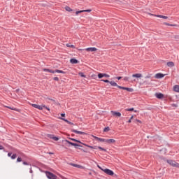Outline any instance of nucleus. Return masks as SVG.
<instances>
[{
	"mask_svg": "<svg viewBox=\"0 0 179 179\" xmlns=\"http://www.w3.org/2000/svg\"><path fill=\"white\" fill-rule=\"evenodd\" d=\"M64 142H66L69 145H71V146H74L75 149H79V148H83L81 145H79L78 143H72L69 141V140H64Z\"/></svg>",
	"mask_w": 179,
	"mask_h": 179,
	"instance_id": "nucleus-1",
	"label": "nucleus"
},
{
	"mask_svg": "<svg viewBox=\"0 0 179 179\" xmlns=\"http://www.w3.org/2000/svg\"><path fill=\"white\" fill-rule=\"evenodd\" d=\"M45 174L47 178L49 179H58V177L57 176L50 171H46Z\"/></svg>",
	"mask_w": 179,
	"mask_h": 179,
	"instance_id": "nucleus-2",
	"label": "nucleus"
},
{
	"mask_svg": "<svg viewBox=\"0 0 179 179\" xmlns=\"http://www.w3.org/2000/svg\"><path fill=\"white\" fill-rule=\"evenodd\" d=\"M166 162L169 164H170V166H172L173 167L179 168V164L178 163H176V162H174L171 159L167 160Z\"/></svg>",
	"mask_w": 179,
	"mask_h": 179,
	"instance_id": "nucleus-3",
	"label": "nucleus"
},
{
	"mask_svg": "<svg viewBox=\"0 0 179 179\" xmlns=\"http://www.w3.org/2000/svg\"><path fill=\"white\" fill-rule=\"evenodd\" d=\"M101 82H104L105 83H110V85H111V86H117V83H115L114 81H110L108 80H101Z\"/></svg>",
	"mask_w": 179,
	"mask_h": 179,
	"instance_id": "nucleus-4",
	"label": "nucleus"
},
{
	"mask_svg": "<svg viewBox=\"0 0 179 179\" xmlns=\"http://www.w3.org/2000/svg\"><path fill=\"white\" fill-rule=\"evenodd\" d=\"M48 138L50 139H53V141H55L57 142V141H59V138L55 136L54 134H48Z\"/></svg>",
	"mask_w": 179,
	"mask_h": 179,
	"instance_id": "nucleus-5",
	"label": "nucleus"
},
{
	"mask_svg": "<svg viewBox=\"0 0 179 179\" xmlns=\"http://www.w3.org/2000/svg\"><path fill=\"white\" fill-rule=\"evenodd\" d=\"M103 171H104L106 174H108V176H114V171L108 169H105Z\"/></svg>",
	"mask_w": 179,
	"mask_h": 179,
	"instance_id": "nucleus-6",
	"label": "nucleus"
},
{
	"mask_svg": "<svg viewBox=\"0 0 179 179\" xmlns=\"http://www.w3.org/2000/svg\"><path fill=\"white\" fill-rule=\"evenodd\" d=\"M99 79H101L102 78H110V75L103 73H98Z\"/></svg>",
	"mask_w": 179,
	"mask_h": 179,
	"instance_id": "nucleus-7",
	"label": "nucleus"
},
{
	"mask_svg": "<svg viewBox=\"0 0 179 179\" xmlns=\"http://www.w3.org/2000/svg\"><path fill=\"white\" fill-rule=\"evenodd\" d=\"M71 132H74V134H78L79 135H86L85 132L78 131L73 129H71Z\"/></svg>",
	"mask_w": 179,
	"mask_h": 179,
	"instance_id": "nucleus-8",
	"label": "nucleus"
},
{
	"mask_svg": "<svg viewBox=\"0 0 179 179\" xmlns=\"http://www.w3.org/2000/svg\"><path fill=\"white\" fill-rule=\"evenodd\" d=\"M156 79H162V78H164V74L162 73H158L155 76Z\"/></svg>",
	"mask_w": 179,
	"mask_h": 179,
	"instance_id": "nucleus-9",
	"label": "nucleus"
},
{
	"mask_svg": "<svg viewBox=\"0 0 179 179\" xmlns=\"http://www.w3.org/2000/svg\"><path fill=\"white\" fill-rule=\"evenodd\" d=\"M155 97H157V99H162L164 98V94L162 93H155Z\"/></svg>",
	"mask_w": 179,
	"mask_h": 179,
	"instance_id": "nucleus-10",
	"label": "nucleus"
},
{
	"mask_svg": "<svg viewBox=\"0 0 179 179\" xmlns=\"http://www.w3.org/2000/svg\"><path fill=\"white\" fill-rule=\"evenodd\" d=\"M111 114L112 115H113V117H121V113L120 112H115L112 110Z\"/></svg>",
	"mask_w": 179,
	"mask_h": 179,
	"instance_id": "nucleus-11",
	"label": "nucleus"
},
{
	"mask_svg": "<svg viewBox=\"0 0 179 179\" xmlns=\"http://www.w3.org/2000/svg\"><path fill=\"white\" fill-rule=\"evenodd\" d=\"M105 142L108 143V145H111V143H115V140L110 138V139H106Z\"/></svg>",
	"mask_w": 179,
	"mask_h": 179,
	"instance_id": "nucleus-12",
	"label": "nucleus"
},
{
	"mask_svg": "<svg viewBox=\"0 0 179 179\" xmlns=\"http://www.w3.org/2000/svg\"><path fill=\"white\" fill-rule=\"evenodd\" d=\"M32 107H34V108H37L38 110H43V106L38 105V104H31Z\"/></svg>",
	"mask_w": 179,
	"mask_h": 179,
	"instance_id": "nucleus-13",
	"label": "nucleus"
},
{
	"mask_svg": "<svg viewBox=\"0 0 179 179\" xmlns=\"http://www.w3.org/2000/svg\"><path fill=\"white\" fill-rule=\"evenodd\" d=\"M86 51H88V52H94V51H96L97 50V48H87L85 49Z\"/></svg>",
	"mask_w": 179,
	"mask_h": 179,
	"instance_id": "nucleus-14",
	"label": "nucleus"
},
{
	"mask_svg": "<svg viewBox=\"0 0 179 179\" xmlns=\"http://www.w3.org/2000/svg\"><path fill=\"white\" fill-rule=\"evenodd\" d=\"M94 138L96 141H99V142H106V138H101L94 136Z\"/></svg>",
	"mask_w": 179,
	"mask_h": 179,
	"instance_id": "nucleus-15",
	"label": "nucleus"
},
{
	"mask_svg": "<svg viewBox=\"0 0 179 179\" xmlns=\"http://www.w3.org/2000/svg\"><path fill=\"white\" fill-rule=\"evenodd\" d=\"M53 72H55V73H63V74L66 73V71H62V70H58V69L53 70Z\"/></svg>",
	"mask_w": 179,
	"mask_h": 179,
	"instance_id": "nucleus-16",
	"label": "nucleus"
},
{
	"mask_svg": "<svg viewBox=\"0 0 179 179\" xmlns=\"http://www.w3.org/2000/svg\"><path fill=\"white\" fill-rule=\"evenodd\" d=\"M71 64H78L79 61L75 58H72L70 59Z\"/></svg>",
	"mask_w": 179,
	"mask_h": 179,
	"instance_id": "nucleus-17",
	"label": "nucleus"
},
{
	"mask_svg": "<svg viewBox=\"0 0 179 179\" xmlns=\"http://www.w3.org/2000/svg\"><path fill=\"white\" fill-rule=\"evenodd\" d=\"M167 66H169V68H173V66H174V62H168L166 63Z\"/></svg>",
	"mask_w": 179,
	"mask_h": 179,
	"instance_id": "nucleus-18",
	"label": "nucleus"
},
{
	"mask_svg": "<svg viewBox=\"0 0 179 179\" xmlns=\"http://www.w3.org/2000/svg\"><path fill=\"white\" fill-rule=\"evenodd\" d=\"M43 72H49L50 73H55L54 70L50 69H43Z\"/></svg>",
	"mask_w": 179,
	"mask_h": 179,
	"instance_id": "nucleus-19",
	"label": "nucleus"
},
{
	"mask_svg": "<svg viewBox=\"0 0 179 179\" xmlns=\"http://www.w3.org/2000/svg\"><path fill=\"white\" fill-rule=\"evenodd\" d=\"M156 17H160L161 19H169V17L162 15H155Z\"/></svg>",
	"mask_w": 179,
	"mask_h": 179,
	"instance_id": "nucleus-20",
	"label": "nucleus"
},
{
	"mask_svg": "<svg viewBox=\"0 0 179 179\" xmlns=\"http://www.w3.org/2000/svg\"><path fill=\"white\" fill-rule=\"evenodd\" d=\"M133 78H142V74L141 73H136L132 75Z\"/></svg>",
	"mask_w": 179,
	"mask_h": 179,
	"instance_id": "nucleus-21",
	"label": "nucleus"
},
{
	"mask_svg": "<svg viewBox=\"0 0 179 179\" xmlns=\"http://www.w3.org/2000/svg\"><path fill=\"white\" fill-rule=\"evenodd\" d=\"M84 146H87V148H90V149H97V146H92L87 144H84Z\"/></svg>",
	"mask_w": 179,
	"mask_h": 179,
	"instance_id": "nucleus-22",
	"label": "nucleus"
},
{
	"mask_svg": "<svg viewBox=\"0 0 179 179\" xmlns=\"http://www.w3.org/2000/svg\"><path fill=\"white\" fill-rule=\"evenodd\" d=\"M173 90H174V92H179V85H175L173 87Z\"/></svg>",
	"mask_w": 179,
	"mask_h": 179,
	"instance_id": "nucleus-23",
	"label": "nucleus"
},
{
	"mask_svg": "<svg viewBox=\"0 0 179 179\" xmlns=\"http://www.w3.org/2000/svg\"><path fill=\"white\" fill-rule=\"evenodd\" d=\"M65 9H66V10L67 12H72V10H72V8H71V7H69V6H66L65 7Z\"/></svg>",
	"mask_w": 179,
	"mask_h": 179,
	"instance_id": "nucleus-24",
	"label": "nucleus"
},
{
	"mask_svg": "<svg viewBox=\"0 0 179 179\" xmlns=\"http://www.w3.org/2000/svg\"><path fill=\"white\" fill-rule=\"evenodd\" d=\"M117 87H118V89H122V90H127V88L126 87H122V86H120V85H116Z\"/></svg>",
	"mask_w": 179,
	"mask_h": 179,
	"instance_id": "nucleus-25",
	"label": "nucleus"
},
{
	"mask_svg": "<svg viewBox=\"0 0 179 179\" xmlns=\"http://www.w3.org/2000/svg\"><path fill=\"white\" fill-rule=\"evenodd\" d=\"M7 108H9L10 110H13L14 111H19V109H17L15 108H11L9 106H6Z\"/></svg>",
	"mask_w": 179,
	"mask_h": 179,
	"instance_id": "nucleus-26",
	"label": "nucleus"
},
{
	"mask_svg": "<svg viewBox=\"0 0 179 179\" xmlns=\"http://www.w3.org/2000/svg\"><path fill=\"white\" fill-rule=\"evenodd\" d=\"M100 150H103V152H107V150L106 148H101L100 146L96 147Z\"/></svg>",
	"mask_w": 179,
	"mask_h": 179,
	"instance_id": "nucleus-27",
	"label": "nucleus"
},
{
	"mask_svg": "<svg viewBox=\"0 0 179 179\" xmlns=\"http://www.w3.org/2000/svg\"><path fill=\"white\" fill-rule=\"evenodd\" d=\"M143 85H152V83L150 81L145 80L143 81Z\"/></svg>",
	"mask_w": 179,
	"mask_h": 179,
	"instance_id": "nucleus-28",
	"label": "nucleus"
},
{
	"mask_svg": "<svg viewBox=\"0 0 179 179\" xmlns=\"http://www.w3.org/2000/svg\"><path fill=\"white\" fill-rule=\"evenodd\" d=\"M108 131H110L109 127H106L103 129V132H108Z\"/></svg>",
	"mask_w": 179,
	"mask_h": 179,
	"instance_id": "nucleus-29",
	"label": "nucleus"
},
{
	"mask_svg": "<svg viewBox=\"0 0 179 179\" xmlns=\"http://www.w3.org/2000/svg\"><path fill=\"white\" fill-rule=\"evenodd\" d=\"M71 166H73V167H78V169H80V167H82V166L76 164H71Z\"/></svg>",
	"mask_w": 179,
	"mask_h": 179,
	"instance_id": "nucleus-30",
	"label": "nucleus"
},
{
	"mask_svg": "<svg viewBox=\"0 0 179 179\" xmlns=\"http://www.w3.org/2000/svg\"><path fill=\"white\" fill-rule=\"evenodd\" d=\"M66 47H70L71 48H75V45H71V43H67Z\"/></svg>",
	"mask_w": 179,
	"mask_h": 179,
	"instance_id": "nucleus-31",
	"label": "nucleus"
},
{
	"mask_svg": "<svg viewBox=\"0 0 179 179\" xmlns=\"http://www.w3.org/2000/svg\"><path fill=\"white\" fill-rule=\"evenodd\" d=\"M17 157V155L13 154V155L11 156V159H12L13 160H15V159H16Z\"/></svg>",
	"mask_w": 179,
	"mask_h": 179,
	"instance_id": "nucleus-32",
	"label": "nucleus"
},
{
	"mask_svg": "<svg viewBox=\"0 0 179 179\" xmlns=\"http://www.w3.org/2000/svg\"><path fill=\"white\" fill-rule=\"evenodd\" d=\"M126 90H127V92H134V89H132V88H129V87H127V88L126 89Z\"/></svg>",
	"mask_w": 179,
	"mask_h": 179,
	"instance_id": "nucleus-33",
	"label": "nucleus"
},
{
	"mask_svg": "<svg viewBox=\"0 0 179 179\" xmlns=\"http://www.w3.org/2000/svg\"><path fill=\"white\" fill-rule=\"evenodd\" d=\"M152 78V74H148L147 76L145 77V79H150Z\"/></svg>",
	"mask_w": 179,
	"mask_h": 179,
	"instance_id": "nucleus-34",
	"label": "nucleus"
},
{
	"mask_svg": "<svg viewBox=\"0 0 179 179\" xmlns=\"http://www.w3.org/2000/svg\"><path fill=\"white\" fill-rule=\"evenodd\" d=\"M125 111H134V108H127V109H125Z\"/></svg>",
	"mask_w": 179,
	"mask_h": 179,
	"instance_id": "nucleus-35",
	"label": "nucleus"
},
{
	"mask_svg": "<svg viewBox=\"0 0 179 179\" xmlns=\"http://www.w3.org/2000/svg\"><path fill=\"white\" fill-rule=\"evenodd\" d=\"M79 75L81 78H86V76L83 73H79Z\"/></svg>",
	"mask_w": 179,
	"mask_h": 179,
	"instance_id": "nucleus-36",
	"label": "nucleus"
},
{
	"mask_svg": "<svg viewBox=\"0 0 179 179\" xmlns=\"http://www.w3.org/2000/svg\"><path fill=\"white\" fill-rule=\"evenodd\" d=\"M83 12H85V11H83V10L76 11V15H78L79 13H83Z\"/></svg>",
	"mask_w": 179,
	"mask_h": 179,
	"instance_id": "nucleus-37",
	"label": "nucleus"
},
{
	"mask_svg": "<svg viewBox=\"0 0 179 179\" xmlns=\"http://www.w3.org/2000/svg\"><path fill=\"white\" fill-rule=\"evenodd\" d=\"M17 163H20V162H22V158L21 157H18L17 159Z\"/></svg>",
	"mask_w": 179,
	"mask_h": 179,
	"instance_id": "nucleus-38",
	"label": "nucleus"
},
{
	"mask_svg": "<svg viewBox=\"0 0 179 179\" xmlns=\"http://www.w3.org/2000/svg\"><path fill=\"white\" fill-rule=\"evenodd\" d=\"M43 108H45L46 110H48V111H50V108H48L47 106H45V105H44L43 106H42Z\"/></svg>",
	"mask_w": 179,
	"mask_h": 179,
	"instance_id": "nucleus-39",
	"label": "nucleus"
},
{
	"mask_svg": "<svg viewBox=\"0 0 179 179\" xmlns=\"http://www.w3.org/2000/svg\"><path fill=\"white\" fill-rule=\"evenodd\" d=\"M53 80H56L57 82H58V80H59V78H58V77H55L53 78Z\"/></svg>",
	"mask_w": 179,
	"mask_h": 179,
	"instance_id": "nucleus-40",
	"label": "nucleus"
},
{
	"mask_svg": "<svg viewBox=\"0 0 179 179\" xmlns=\"http://www.w3.org/2000/svg\"><path fill=\"white\" fill-rule=\"evenodd\" d=\"M129 80V78H128V77L124 78V80H125V82H128Z\"/></svg>",
	"mask_w": 179,
	"mask_h": 179,
	"instance_id": "nucleus-41",
	"label": "nucleus"
},
{
	"mask_svg": "<svg viewBox=\"0 0 179 179\" xmlns=\"http://www.w3.org/2000/svg\"><path fill=\"white\" fill-rule=\"evenodd\" d=\"M61 120H62L64 121L65 122H67V124H68V122H69V120H66V119H65V118H61Z\"/></svg>",
	"mask_w": 179,
	"mask_h": 179,
	"instance_id": "nucleus-42",
	"label": "nucleus"
},
{
	"mask_svg": "<svg viewBox=\"0 0 179 179\" xmlns=\"http://www.w3.org/2000/svg\"><path fill=\"white\" fill-rule=\"evenodd\" d=\"M30 166V168H29V173H33V170L31 169V164L29 165Z\"/></svg>",
	"mask_w": 179,
	"mask_h": 179,
	"instance_id": "nucleus-43",
	"label": "nucleus"
},
{
	"mask_svg": "<svg viewBox=\"0 0 179 179\" xmlns=\"http://www.w3.org/2000/svg\"><path fill=\"white\" fill-rule=\"evenodd\" d=\"M23 164L24 165V166H29V163H27V162H23Z\"/></svg>",
	"mask_w": 179,
	"mask_h": 179,
	"instance_id": "nucleus-44",
	"label": "nucleus"
},
{
	"mask_svg": "<svg viewBox=\"0 0 179 179\" xmlns=\"http://www.w3.org/2000/svg\"><path fill=\"white\" fill-rule=\"evenodd\" d=\"M116 79H117V80H121V79H122V77L121 76L116 77Z\"/></svg>",
	"mask_w": 179,
	"mask_h": 179,
	"instance_id": "nucleus-45",
	"label": "nucleus"
},
{
	"mask_svg": "<svg viewBox=\"0 0 179 179\" xmlns=\"http://www.w3.org/2000/svg\"><path fill=\"white\" fill-rule=\"evenodd\" d=\"M77 143H80L81 145H85V143H82L80 141L78 140Z\"/></svg>",
	"mask_w": 179,
	"mask_h": 179,
	"instance_id": "nucleus-46",
	"label": "nucleus"
},
{
	"mask_svg": "<svg viewBox=\"0 0 179 179\" xmlns=\"http://www.w3.org/2000/svg\"><path fill=\"white\" fill-rule=\"evenodd\" d=\"M83 12H92V10H90V9L83 10Z\"/></svg>",
	"mask_w": 179,
	"mask_h": 179,
	"instance_id": "nucleus-47",
	"label": "nucleus"
},
{
	"mask_svg": "<svg viewBox=\"0 0 179 179\" xmlns=\"http://www.w3.org/2000/svg\"><path fill=\"white\" fill-rule=\"evenodd\" d=\"M3 149H5V148H3V146L0 145V150H3Z\"/></svg>",
	"mask_w": 179,
	"mask_h": 179,
	"instance_id": "nucleus-48",
	"label": "nucleus"
},
{
	"mask_svg": "<svg viewBox=\"0 0 179 179\" xmlns=\"http://www.w3.org/2000/svg\"><path fill=\"white\" fill-rule=\"evenodd\" d=\"M39 5H40L41 6H46V5L44 4L43 3H40Z\"/></svg>",
	"mask_w": 179,
	"mask_h": 179,
	"instance_id": "nucleus-49",
	"label": "nucleus"
},
{
	"mask_svg": "<svg viewBox=\"0 0 179 179\" xmlns=\"http://www.w3.org/2000/svg\"><path fill=\"white\" fill-rule=\"evenodd\" d=\"M79 149H80V150H82V152H84L85 153H86V152H87V151L83 150V148H79Z\"/></svg>",
	"mask_w": 179,
	"mask_h": 179,
	"instance_id": "nucleus-50",
	"label": "nucleus"
},
{
	"mask_svg": "<svg viewBox=\"0 0 179 179\" xmlns=\"http://www.w3.org/2000/svg\"><path fill=\"white\" fill-rule=\"evenodd\" d=\"M97 167H98V169H99L100 170H101L102 171H103V170H104V169H103V168H101L100 166H97Z\"/></svg>",
	"mask_w": 179,
	"mask_h": 179,
	"instance_id": "nucleus-51",
	"label": "nucleus"
},
{
	"mask_svg": "<svg viewBox=\"0 0 179 179\" xmlns=\"http://www.w3.org/2000/svg\"><path fill=\"white\" fill-rule=\"evenodd\" d=\"M8 157H10V156H12V152H8Z\"/></svg>",
	"mask_w": 179,
	"mask_h": 179,
	"instance_id": "nucleus-52",
	"label": "nucleus"
},
{
	"mask_svg": "<svg viewBox=\"0 0 179 179\" xmlns=\"http://www.w3.org/2000/svg\"><path fill=\"white\" fill-rule=\"evenodd\" d=\"M67 124H69L70 125H73V123H72L71 122L69 121Z\"/></svg>",
	"mask_w": 179,
	"mask_h": 179,
	"instance_id": "nucleus-53",
	"label": "nucleus"
},
{
	"mask_svg": "<svg viewBox=\"0 0 179 179\" xmlns=\"http://www.w3.org/2000/svg\"><path fill=\"white\" fill-rule=\"evenodd\" d=\"M165 24H166V26H173V24H169V23H167V22H166Z\"/></svg>",
	"mask_w": 179,
	"mask_h": 179,
	"instance_id": "nucleus-54",
	"label": "nucleus"
},
{
	"mask_svg": "<svg viewBox=\"0 0 179 179\" xmlns=\"http://www.w3.org/2000/svg\"><path fill=\"white\" fill-rule=\"evenodd\" d=\"M73 142H78V140L74 138V139H72Z\"/></svg>",
	"mask_w": 179,
	"mask_h": 179,
	"instance_id": "nucleus-55",
	"label": "nucleus"
},
{
	"mask_svg": "<svg viewBox=\"0 0 179 179\" xmlns=\"http://www.w3.org/2000/svg\"><path fill=\"white\" fill-rule=\"evenodd\" d=\"M175 38H177L178 40H179V35L176 36H175Z\"/></svg>",
	"mask_w": 179,
	"mask_h": 179,
	"instance_id": "nucleus-56",
	"label": "nucleus"
},
{
	"mask_svg": "<svg viewBox=\"0 0 179 179\" xmlns=\"http://www.w3.org/2000/svg\"><path fill=\"white\" fill-rule=\"evenodd\" d=\"M61 117H65V113H62Z\"/></svg>",
	"mask_w": 179,
	"mask_h": 179,
	"instance_id": "nucleus-57",
	"label": "nucleus"
},
{
	"mask_svg": "<svg viewBox=\"0 0 179 179\" xmlns=\"http://www.w3.org/2000/svg\"><path fill=\"white\" fill-rule=\"evenodd\" d=\"M49 100H51V101H53L54 103H55V100H54L52 99H49Z\"/></svg>",
	"mask_w": 179,
	"mask_h": 179,
	"instance_id": "nucleus-58",
	"label": "nucleus"
},
{
	"mask_svg": "<svg viewBox=\"0 0 179 179\" xmlns=\"http://www.w3.org/2000/svg\"><path fill=\"white\" fill-rule=\"evenodd\" d=\"M134 119V115H132L131 117H130V120H132Z\"/></svg>",
	"mask_w": 179,
	"mask_h": 179,
	"instance_id": "nucleus-59",
	"label": "nucleus"
},
{
	"mask_svg": "<svg viewBox=\"0 0 179 179\" xmlns=\"http://www.w3.org/2000/svg\"><path fill=\"white\" fill-rule=\"evenodd\" d=\"M127 122L131 123V119H129Z\"/></svg>",
	"mask_w": 179,
	"mask_h": 179,
	"instance_id": "nucleus-60",
	"label": "nucleus"
},
{
	"mask_svg": "<svg viewBox=\"0 0 179 179\" xmlns=\"http://www.w3.org/2000/svg\"><path fill=\"white\" fill-rule=\"evenodd\" d=\"M136 121H137V122H142L141 120H136Z\"/></svg>",
	"mask_w": 179,
	"mask_h": 179,
	"instance_id": "nucleus-61",
	"label": "nucleus"
},
{
	"mask_svg": "<svg viewBox=\"0 0 179 179\" xmlns=\"http://www.w3.org/2000/svg\"><path fill=\"white\" fill-rule=\"evenodd\" d=\"M173 107H177V105H176V104H173Z\"/></svg>",
	"mask_w": 179,
	"mask_h": 179,
	"instance_id": "nucleus-62",
	"label": "nucleus"
},
{
	"mask_svg": "<svg viewBox=\"0 0 179 179\" xmlns=\"http://www.w3.org/2000/svg\"><path fill=\"white\" fill-rule=\"evenodd\" d=\"M69 139H70V141H72V139H74V138H69Z\"/></svg>",
	"mask_w": 179,
	"mask_h": 179,
	"instance_id": "nucleus-63",
	"label": "nucleus"
},
{
	"mask_svg": "<svg viewBox=\"0 0 179 179\" xmlns=\"http://www.w3.org/2000/svg\"><path fill=\"white\" fill-rule=\"evenodd\" d=\"M89 175H90V176H92V172H90V173H89Z\"/></svg>",
	"mask_w": 179,
	"mask_h": 179,
	"instance_id": "nucleus-64",
	"label": "nucleus"
}]
</instances>
